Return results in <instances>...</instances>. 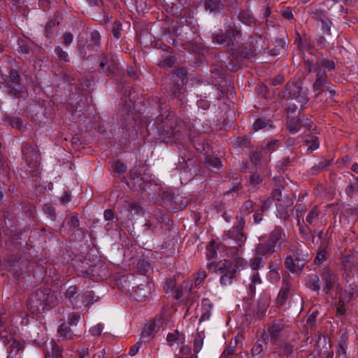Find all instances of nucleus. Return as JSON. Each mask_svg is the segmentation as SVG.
<instances>
[{"instance_id":"obj_1","label":"nucleus","mask_w":358,"mask_h":358,"mask_svg":"<svg viewBox=\"0 0 358 358\" xmlns=\"http://www.w3.org/2000/svg\"><path fill=\"white\" fill-rule=\"evenodd\" d=\"M159 123L157 127L158 138L160 141L166 143H173L179 141L185 133V123L174 113H169L165 118L159 120Z\"/></svg>"},{"instance_id":"obj_2","label":"nucleus","mask_w":358,"mask_h":358,"mask_svg":"<svg viewBox=\"0 0 358 358\" xmlns=\"http://www.w3.org/2000/svg\"><path fill=\"white\" fill-rule=\"evenodd\" d=\"M0 341L4 344H10L8 350V355L7 358H22L24 343L17 341L13 338V336L8 333L6 326L2 322V317L0 315Z\"/></svg>"},{"instance_id":"obj_3","label":"nucleus","mask_w":358,"mask_h":358,"mask_svg":"<svg viewBox=\"0 0 358 358\" xmlns=\"http://www.w3.org/2000/svg\"><path fill=\"white\" fill-rule=\"evenodd\" d=\"M5 87L8 96L13 99H19L22 96L23 85L18 70L11 69L9 71L8 75L6 76Z\"/></svg>"},{"instance_id":"obj_4","label":"nucleus","mask_w":358,"mask_h":358,"mask_svg":"<svg viewBox=\"0 0 358 358\" xmlns=\"http://www.w3.org/2000/svg\"><path fill=\"white\" fill-rule=\"evenodd\" d=\"M53 294L50 289H38L29 298L30 308L33 311L43 312L45 306H50Z\"/></svg>"},{"instance_id":"obj_5","label":"nucleus","mask_w":358,"mask_h":358,"mask_svg":"<svg viewBox=\"0 0 358 358\" xmlns=\"http://www.w3.org/2000/svg\"><path fill=\"white\" fill-rule=\"evenodd\" d=\"M307 91V89H303L301 83H288L283 92V98L285 99H297L302 105L306 103L309 100Z\"/></svg>"},{"instance_id":"obj_6","label":"nucleus","mask_w":358,"mask_h":358,"mask_svg":"<svg viewBox=\"0 0 358 358\" xmlns=\"http://www.w3.org/2000/svg\"><path fill=\"white\" fill-rule=\"evenodd\" d=\"M97 62L102 72L107 76H113L118 71L119 64L113 55H101L97 58Z\"/></svg>"},{"instance_id":"obj_7","label":"nucleus","mask_w":358,"mask_h":358,"mask_svg":"<svg viewBox=\"0 0 358 358\" xmlns=\"http://www.w3.org/2000/svg\"><path fill=\"white\" fill-rule=\"evenodd\" d=\"M22 153L28 166L34 169H37L41 159L37 147L26 143L22 148Z\"/></svg>"},{"instance_id":"obj_8","label":"nucleus","mask_w":358,"mask_h":358,"mask_svg":"<svg viewBox=\"0 0 358 358\" xmlns=\"http://www.w3.org/2000/svg\"><path fill=\"white\" fill-rule=\"evenodd\" d=\"M220 276V283L224 285H229L232 283L235 278L236 269L234 264L230 260H224L219 267Z\"/></svg>"},{"instance_id":"obj_9","label":"nucleus","mask_w":358,"mask_h":358,"mask_svg":"<svg viewBox=\"0 0 358 358\" xmlns=\"http://www.w3.org/2000/svg\"><path fill=\"white\" fill-rule=\"evenodd\" d=\"M266 242L276 250H281L287 243L286 234L281 227H275L268 235Z\"/></svg>"},{"instance_id":"obj_10","label":"nucleus","mask_w":358,"mask_h":358,"mask_svg":"<svg viewBox=\"0 0 358 358\" xmlns=\"http://www.w3.org/2000/svg\"><path fill=\"white\" fill-rule=\"evenodd\" d=\"M189 136L194 147L197 151L204 154L208 152L209 150L208 143L206 141V138L194 129V126L189 127Z\"/></svg>"},{"instance_id":"obj_11","label":"nucleus","mask_w":358,"mask_h":358,"mask_svg":"<svg viewBox=\"0 0 358 358\" xmlns=\"http://www.w3.org/2000/svg\"><path fill=\"white\" fill-rule=\"evenodd\" d=\"M308 248L301 242L291 246L290 251L292 252L295 262L299 264L298 266H303L309 259Z\"/></svg>"},{"instance_id":"obj_12","label":"nucleus","mask_w":358,"mask_h":358,"mask_svg":"<svg viewBox=\"0 0 358 358\" xmlns=\"http://www.w3.org/2000/svg\"><path fill=\"white\" fill-rule=\"evenodd\" d=\"M322 292L329 294L338 283V277L336 273L329 269H325L321 273Z\"/></svg>"},{"instance_id":"obj_13","label":"nucleus","mask_w":358,"mask_h":358,"mask_svg":"<svg viewBox=\"0 0 358 358\" xmlns=\"http://www.w3.org/2000/svg\"><path fill=\"white\" fill-rule=\"evenodd\" d=\"M152 287V283L145 280L133 288L132 295L137 301H145L151 296Z\"/></svg>"},{"instance_id":"obj_14","label":"nucleus","mask_w":358,"mask_h":358,"mask_svg":"<svg viewBox=\"0 0 358 358\" xmlns=\"http://www.w3.org/2000/svg\"><path fill=\"white\" fill-rule=\"evenodd\" d=\"M328 84L327 74L324 71H320L316 72V80L313 83V91L316 96H319L324 91V87Z\"/></svg>"},{"instance_id":"obj_15","label":"nucleus","mask_w":358,"mask_h":358,"mask_svg":"<svg viewBox=\"0 0 358 358\" xmlns=\"http://www.w3.org/2000/svg\"><path fill=\"white\" fill-rule=\"evenodd\" d=\"M261 43H264V40L262 36H259L256 40V45L254 46L255 50H242L241 51V55L246 59H252L255 55L257 54L262 53V52H264L266 49H268V46L266 45L265 48L262 47V48H259V45Z\"/></svg>"},{"instance_id":"obj_16","label":"nucleus","mask_w":358,"mask_h":358,"mask_svg":"<svg viewBox=\"0 0 358 358\" xmlns=\"http://www.w3.org/2000/svg\"><path fill=\"white\" fill-rule=\"evenodd\" d=\"M204 8L210 13H220L224 8L223 0H204Z\"/></svg>"},{"instance_id":"obj_17","label":"nucleus","mask_w":358,"mask_h":358,"mask_svg":"<svg viewBox=\"0 0 358 358\" xmlns=\"http://www.w3.org/2000/svg\"><path fill=\"white\" fill-rule=\"evenodd\" d=\"M315 66V72L322 71L327 73V71H332L335 69L336 64L333 60L320 58L316 61Z\"/></svg>"},{"instance_id":"obj_18","label":"nucleus","mask_w":358,"mask_h":358,"mask_svg":"<svg viewBox=\"0 0 358 358\" xmlns=\"http://www.w3.org/2000/svg\"><path fill=\"white\" fill-rule=\"evenodd\" d=\"M276 250L273 248V247L268 244L266 241L265 242L259 243L256 245L255 252V255L263 257L264 256L272 254Z\"/></svg>"},{"instance_id":"obj_19","label":"nucleus","mask_w":358,"mask_h":358,"mask_svg":"<svg viewBox=\"0 0 358 358\" xmlns=\"http://www.w3.org/2000/svg\"><path fill=\"white\" fill-rule=\"evenodd\" d=\"M332 162L331 159H321L317 164L313 166L310 170L308 171L309 175L315 176L317 175L322 171H325L328 166L331 165Z\"/></svg>"},{"instance_id":"obj_20","label":"nucleus","mask_w":358,"mask_h":358,"mask_svg":"<svg viewBox=\"0 0 358 358\" xmlns=\"http://www.w3.org/2000/svg\"><path fill=\"white\" fill-rule=\"evenodd\" d=\"M290 290V285L287 282H283L276 298V303L278 306L284 305L288 298V294Z\"/></svg>"},{"instance_id":"obj_21","label":"nucleus","mask_w":358,"mask_h":358,"mask_svg":"<svg viewBox=\"0 0 358 358\" xmlns=\"http://www.w3.org/2000/svg\"><path fill=\"white\" fill-rule=\"evenodd\" d=\"M238 18L242 23L248 26L255 25L257 23V20L250 10H241Z\"/></svg>"},{"instance_id":"obj_22","label":"nucleus","mask_w":358,"mask_h":358,"mask_svg":"<svg viewBox=\"0 0 358 358\" xmlns=\"http://www.w3.org/2000/svg\"><path fill=\"white\" fill-rule=\"evenodd\" d=\"M199 328L197 329V332L193 334V350L195 355L201 350L205 338L203 331H199Z\"/></svg>"},{"instance_id":"obj_23","label":"nucleus","mask_w":358,"mask_h":358,"mask_svg":"<svg viewBox=\"0 0 358 358\" xmlns=\"http://www.w3.org/2000/svg\"><path fill=\"white\" fill-rule=\"evenodd\" d=\"M50 350H47L45 358H63L62 348L59 346L55 341L50 342Z\"/></svg>"},{"instance_id":"obj_24","label":"nucleus","mask_w":358,"mask_h":358,"mask_svg":"<svg viewBox=\"0 0 358 358\" xmlns=\"http://www.w3.org/2000/svg\"><path fill=\"white\" fill-rule=\"evenodd\" d=\"M227 236L236 241L238 246H241L247 239L244 232L238 231L233 228L228 231Z\"/></svg>"},{"instance_id":"obj_25","label":"nucleus","mask_w":358,"mask_h":358,"mask_svg":"<svg viewBox=\"0 0 358 358\" xmlns=\"http://www.w3.org/2000/svg\"><path fill=\"white\" fill-rule=\"evenodd\" d=\"M101 36L98 31L92 30L90 32V37L88 41V45L91 46L92 50L97 51L100 48Z\"/></svg>"},{"instance_id":"obj_26","label":"nucleus","mask_w":358,"mask_h":358,"mask_svg":"<svg viewBox=\"0 0 358 358\" xmlns=\"http://www.w3.org/2000/svg\"><path fill=\"white\" fill-rule=\"evenodd\" d=\"M213 41L216 42L224 47L229 48L231 46V36H227L226 34H216L213 36Z\"/></svg>"},{"instance_id":"obj_27","label":"nucleus","mask_w":358,"mask_h":358,"mask_svg":"<svg viewBox=\"0 0 358 358\" xmlns=\"http://www.w3.org/2000/svg\"><path fill=\"white\" fill-rule=\"evenodd\" d=\"M306 285L314 292L320 291L321 285L319 276L315 274L309 275L306 279Z\"/></svg>"},{"instance_id":"obj_28","label":"nucleus","mask_w":358,"mask_h":358,"mask_svg":"<svg viewBox=\"0 0 358 358\" xmlns=\"http://www.w3.org/2000/svg\"><path fill=\"white\" fill-rule=\"evenodd\" d=\"M248 264L251 270L255 272L262 268L265 265V262L261 256L255 255L250 259Z\"/></svg>"},{"instance_id":"obj_29","label":"nucleus","mask_w":358,"mask_h":358,"mask_svg":"<svg viewBox=\"0 0 358 358\" xmlns=\"http://www.w3.org/2000/svg\"><path fill=\"white\" fill-rule=\"evenodd\" d=\"M57 333L64 339H73L76 336L71 328L65 323H62L58 328Z\"/></svg>"},{"instance_id":"obj_30","label":"nucleus","mask_w":358,"mask_h":358,"mask_svg":"<svg viewBox=\"0 0 358 358\" xmlns=\"http://www.w3.org/2000/svg\"><path fill=\"white\" fill-rule=\"evenodd\" d=\"M206 167L210 170L215 171L221 166V161L217 157H206L205 160Z\"/></svg>"},{"instance_id":"obj_31","label":"nucleus","mask_w":358,"mask_h":358,"mask_svg":"<svg viewBox=\"0 0 358 358\" xmlns=\"http://www.w3.org/2000/svg\"><path fill=\"white\" fill-rule=\"evenodd\" d=\"M320 210L317 207L312 208L306 217V222L308 225H315L319 221Z\"/></svg>"},{"instance_id":"obj_32","label":"nucleus","mask_w":358,"mask_h":358,"mask_svg":"<svg viewBox=\"0 0 358 358\" xmlns=\"http://www.w3.org/2000/svg\"><path fill=\"white\" fill-rule=\"evenodd\" d=\"M304 142L308 146L307 149L308 153L317 150L320 145L318 138L315 136H307Z\"/></svg>"},{"instance_id":"obj_33","label":"nucleus","mask_w":358,"mask_h":358,"mask_svg":"<svg viewBox=\"0 0 358 358\" xmlns=\"http://www.w3.org/2000/svg\"><path fill=\"white\" fill-rule=\"evenodd\" d=\"M252 127L255 131L266 128L267 127H271V121L264 117L257 118L253 123Z\"/></svg>"},{"instance_id":"obj_34","label":"nucleus","mask_w":358,"mask_h":358,"mask_svg":"<svg viewBox=\"0 0 358 358\" xmlns=\"http://www.w3.org/2000/svg\"><path fill=\"white\" fill-rule=\"evenodd\" d=\"M294 258L292 256H289L285 259V267L291 272H296L301 270L303 266H298L299 264L294 262Z\"/></svg>"},{"instance_id":"obj_35","label":"nucleus","mask_w":358,"mask_h":358,"mask_svg":"<svg viewBox=\"0 0 358 358\" xmlns=\"http://www.w3.org/2000/svg\"><path fill=\"white\" fill-rule=\"evenodd\" d=\"M308 13L310 17L315 21L321 22L326 17H327L325 15L324 11L321 8H312L309 10Z\"/></svg>"},{"instance_id":"obj_36","label":"nucleus","mask_w":358,"mask_h":358,"mask_svg":"<svg viewBox=\"0 0 358 358\" xmlns=\"http://www.w3.org/2000/svg\"><path fill=\"white\" fill-rule=\"evenodd\" d=\"M261 283L262 279L259 276V273L257 271H255L251 275V282L249 286L251 294H255L256 291L255 286L257 285H260Z\"/></svg>"},{"instance_id":"obj_37","label":"nucleus","mask_w":358,"mask_h":358,"mask_svg":"<svg viewBox=\"0 0 358 358\" xmlns=\"http://www.w3.org/2000/svg\"><path fill=\"white\" fill-rule=\"evenodd\" d=\"M357 192H358V178L354 177L350 181V184L346 187L345 193L352 197Z\"/></svg>"},{"instance_id":"obj_38","label":"nucleus","mask_w":358,"mask_h":358,"mask_svg":"<svg viewBox=\"0 0 358 358\" xmlns=\"http://www.w3.org/2000/svg\"><path fill=\"white\" fill-rule=\"evenodd\" d=\"M98 299L99 296L92 290L87 291L83 296V302L85 306L90 305Z\"/></svg>"},{"instance_id":"obj_39","label":"nucleus","mask_w":358,"mask_h":358,"mask_svg":"<svg viewBox=\"0 0 358 358\" xmlns=\"http://www.w3.org/2000/svg\"><path fill=\"white\" fill-rule=\"evenodd\" d=\"M55 54L57 57V59L61 62H67L69 61L68 53L64 51L60 46H57L55 48Z\"/></svg>"},{"instance_id":"obj_40","label":"nucleus","mask_w":358,"mask_h":358,"mask_svg":"<svg viewBox=\"0 0 358 358\" xmlns=\"http://www.w3.org/2000/svg\"><path fill=\"white\" fill-rule=\"evenodd\" d=\"M180 87H181V84H178V83H176V84H172V83H170L167 85H165L164 87V89L166 90V91H169L172 93V95L175 96H178L179 99H181L180 98Z\"/></svg>"},{"instance_id":"obj_41","label":"nucleus","mask_w":358,"mask_h":358,"mask_svg":"<svg viewBox=\"0 0 358 358\" xmlns=\"http://www.w3.org/2000/svg\"><path fill=\"white\" fill-rule=\"evenodd\" d=\"M217 248V244L214 241L210 242V243L207 245L206 248V257L208 259H214L217 256L216 248Z\"/></svg>"},{"instance_id":"obj_42","label":"nucleus","mask_w":358,"mask_h":358,"mask_svg":"<svg viewBox=\"0 0 358 358\" xmlns=\"http://www.w3.org/2000/svg\"><path fill=\"white\" fill-rule=\"evenodd\" d=\"M111 168L113 171L118 176L123 174L127 170V166L120 161L113 162L111 164Z\"/></svg>"},{"instance_id":"obj_43","label":"nucleus","mask_w":358,"mask_h":358,"mask_svg":"<svg viewBox=\"0 0 358 358\" xmlns=\"http://www.w3.org/2000/svg\"><path fill=\"white\" fill-rule=\"evenodd\" d=\"M299 118L297 120L292 119L287 122V129L291 134H296L301 128Z\"/></svg>"},{"instance_id":"obj_44","label":"nucleus","mask_w":358,"mask_h":358,"mask_svg":"<svg viewBox=\"0 0 358 358\" xmlns=\"http://www.w3.org/2000/svg\"><path fill=\"white\" fill-rule=\"evenodd\" d=\"M150 267L149 262L144 259H140L137 263V269L142 275H145Z\"/></svg>"},{"instance_id":"obj_45","label":"nucleus","mask_w":358,"mask_h":358,"mask_svg":"<svg viewBox=\"0 0 358 358\" xmlns=\"http://www.w3.org/2000/svg\"><path fill=\"white\" fill-rule=\"evenodd\" d=\"M155 329V324L154 322H149L143 327L141 335L143 338L150 337L152 335Z\"/></svg>"},{"instance_id":"obj_46","label":"nucleus","mask_w":358,"mask_h":358,"mask_svg":"<svg viewBox=\"0 0 358 358\" xmlns=\"http://www.w3.org/2000/svg\"><path fill=\"white\" fill-rule=\"evenodd\" d=\"M250 145V140L248 137H237L234 141V145L239 148H248Z\"/></svg>"},{"instance_id":"obj_47","label":"nucleus","mask_w":358,"mask_h":358,"mask_svg":"<svg viewBox=\"0 0 358 358\" xmlns=\"http://www.w3.org/2000/svg\"><path fill=\"white\" fill-rule=\"evenodd\" d=\"M236 224L235 227H233V229L238 231L243 232L245 222V216L241 212L239 215L236 216Z\"/></svg>"},{"instance_id":"obj_48","label":"nucleus","mask_w":358,"mask_h":358,"mask_svg":"<svg viewBox=\"0 0 358 358\" xmlns=\"http://www.w3.org/2000/svg\"><path fill=\"white\" fill-rule=\"evenodd\" d=\"M122 23L120 21H115L113 24L111 33L114 38L119 39L121 37L120 31L122 30Z\"/></svg>"},{"instance_id":"obj_49","label":"nucleus","mask_w":358,"mask_h":358,"mask_svg":"<svg viewBox=\"0 0 358 358\" xmlns=\"http://www.w3.org/2000/svg\"><path fill=\"white\" fill-rule=\"evenodd\" d=\"M299 121L301 126L305 127L309 131L314 130L315 128V125L308 117H301L299 118Z\"/></svg>"},{"instance_id":"obj_50","label":"nucleus","mask_w":358,"mask_h":358,"mask_svg":"<svg viewBox=\"0 0 358 358\" xmlns=\"http://www.w3.org/2000/svg\"><path fill=\"white\" fill-rule=\"evenodd\" d=\"M321 24L322 31L327 35H330L331 27L332 25V22H331V20L327 17H326L324 20L321 21Z\"/></svg>"},{"instance_id":"obj_51","label":"nucleus","mask_w":358,"mask_h":358,"mask_svg":"<svg viewBox=\"0 0 358 358\" xmlns=\"http://www.w3.org/2000/svg\"><path fill=\"white\" fill-rule=\"evenodd\" d=\"M347 347V338L345 336L343 335L341 338V341L338 347V354L339 355H345Z\"/></svg>"},{"instance_id":"obj_52","label":"nucleus","mask_w":358,"mask_h":358,"mask_svg":"<svg viewBox=\"0 0 358 358\" xmlns=\"http://www.w3.org/2000/svg\"><path fill=\"white\" fill-rule=\"evenodd\" d=\"M267 309V305L265 303H262L259 301L257 304V310L256 313V316L259 319H262L266 313Z\"/></svg>"},{"instance_id":"obj_53","label":"nucleus","mask_w":358,"mask_h":358,"mask_svg":"<svg viewBox=\"0 0 358 358\" xmlns=\"http://www.w3.org/2000/svg\"><path fill=\"white\" fill-rule=\"evenodd\" d=\"M231 262L234 264L236 273L238 268H244L248 264V262L242 257H236Z\"/></svg>"},{"instance_id":"obj_54","label":"nucleus","mask_w":358,"mask_h":358,"mask_svg":"<svg viewBox=\"0 0 358 358\" xmlns=\"http://www.w3.org/2000/svg\"><path fill=\"white\" fill-rule=\"evenodd\" d=\"M70 230H74L79 226V219L77 213H73L70 220L67 222Z\"/></svg>"},{"instance_id":"obj_55","label":"nucleus","mask_w":358,"mask_h":358,"mask_svg":"<svg viewBox=\"0 0 358 358\" xmlns=\"http://www.w3.org/2000/svg\"><path fill=\"white\" fill-rule=\"evenodd\" d=\"M176 280L175 277L173 278H169L166 280V281L165 282L164 289L166 293H168L169 292H173L174 290V289L176 288Z\"/></svg>"},{"instance_id":"obj_56","label":"nucleus","mask_w":358,"mask_h":358,"mask_svg":"<svg viewBox=\"0 0 358 358\" xmlns=\"http://www.w3.org/2000/svg\"><path fill=\"white\" fill-rule=\"evenodd\" d=\"M9 169L4 162L0 164V175L2 176V182L4 183L8 180Z\"/></svg>"},{"instance_id":"obj_57","label":"nucleus","mask_w":358,"mask_h":358,"mask_svg":"<svg viewBox=\"0 0 358 358\" xmlns=\"http://www.w3.org/2000/svg\"><path fill=\"white\" fill-rule=\"evenodd\" d=\"M263 150L261 151H254L250 156V159L252 163L255 165L261 164L262 159L263 157L262 154Z\"/></svg>"},{"instance_id":"obj_58","label":"nucleus","mask_w":358,"mask_h":358,"mask_svg":"<svg viewBox=\"0 0 358 358\" xmlns=\"http://www.w3.org/2000/svg\"><path fill=\"white\" fill-rule=\"evenodd\" d=\"M175 63V58L173 56H169L164 59L162 60L159 63V66L161 67H171Z\"/></svg>"},{"instance_id":"obj_59","label":"nucleus","mask_w":358,"mask_h":358,"mask_svg":"<svg viewBox=\"0 0 358 358\" xmlns=\"http://www.w3.org/2000/svg\"><path fill=\"white\" fill-rule=\"evenodd\" d=\"M254 205L252 201L247 200L245 201L243 206H241V211H243L244 213H250L253 211Z\"/></svg>"},{"instance_id":"obj_60","label":"nucleus","mask_w":358,"mask_h":358,"mask_svg":"<svg viewBox=\"0 0 358 358\" xmlns=\"http://www.w3.org/2000/svg\"><path fill=\"white\" fill-rule=\"evenodd\" d=\"M43 210L50 220H55L56 219L55 209L54 207L45 205L43 208Z\"/></svg>"},{"instance_id":"obj_61","label":"nucleus","mask_w":358,"mask_h":358,"mask_svg":"<svg viewBox=\"0 0 358 358\" xmlns=\"http://www.w3.org/2000/svg\"><path fill=\"white\" fill-rule=\"evenodd\" d=\"M103 324L99 323L95 325L94 327H92L90 329V332L93 336H99L103 331Z\"/></svg>"},{"instance_id":"obj_62","label":"nucleus","mask_w":358,"mask_h":358,"mask_svg":"<svg viewBox=\"0 0 358 358\" xmlns=\"http://www.w3.org/2000/svg\"><path fill=\"white\" fill-rule=\"evenodd\" d=\"M292 159L290 157H285L278 162V166L282 171H285L291 164Z\"/></svg>"},{"instance_id":"obj_63","label":"nucleus","mask_w":358,"mask_h":358,"mask_svg":"<svg viewBox=\"0 0 358 358\" xmlns=\"http://www.w3.org/2000/svg\"><path fill=\"white\" fill-rule=\"evenodd\" d=\"M327 41L323 36H317L315 37V44L319 49L326 47Z\"/></svg>"},{"instance_id":"obj_64","label":"nucleus","mask_w":358,"mask_h":358,"mask_svg":"<svg viewBox=\"0 0 358 358\" xmlns=\"http://www.w3.org/2000/svg\"><path fill=\"white\" fill-rule=\"evenodd\" d=\"M196 278H195V284L197 285H200L201 283H202L204 280L206 278V273L204 271H199L196 274Z\"/></svg>"}]
</instances>
